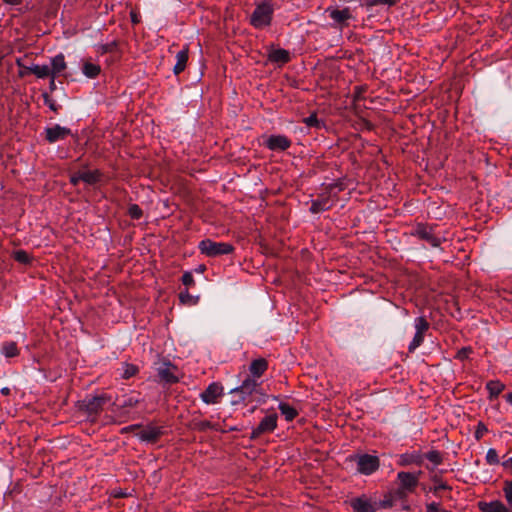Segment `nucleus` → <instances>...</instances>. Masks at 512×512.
I'll list each match as a JSON object with an SVG mask.
<instances>
[{
    "mask_svg": "<svg viewBox=\"0 0 512 512\" xmlns=\"http://www.w3.org/2000/svg\"><path fill=\"white\" fill-rule=\"evenodd\" d=\"M345 189L342 181H336L325 186L324 190L313 200L310 206V212L318 214L330 210L338 201V193Z\"/></svg>",
    "mask_w": 512,
    "mask_h": 512,
    "instance_id": "1",
    "label": "nucleus"
},
{
    "mask_svg": "<svg viewBox=\"0 0 512 512\" xmlns=\"http://www.w3.org/2000/svg\"><path fill=\"white\" fill-rule=\"evenodd\" d=\"M230 393L237 395L239 401L245 405L253 402H265L266 394L262 390L261 383L251 377H247L240 386L232 389Z\"/></svg>",
    "mask_w": 512,
    "mask_h": 512,
    "instance_id": "2",
    "label": "nucleus"
},
{
    "mask_svg": "<svg viewBox=\"0 0 512 512\" xmlns=\"http://www.w3.org/2000/svg\"><path fill=\"white\" fill-rule=\"evenodd\" d=\"M274 5L270 0L256 3L255 9L250 16V25L255 29L269 27L273 20Z\"/></svg>",
    "mask_w": 512,
    "mask_h": 512,
    "instance_id": "3",
    "label": "nucleus"
},
{
    "mask_svg": "<svg viewBox=\"0 0 512 512\" xmlns=\"http://www.w3.org/2000/svg\"><path fill=\"white\" fill-rule=\"evenodd\" d=\"M111 401V396L102 393L100 395L86 398L79 402V410L87 414V418L91 422H96L98 416L103 411L104 406Z\"/></svg>",
    "mask_w": 512,
    "mask_h": 512,
    "instance_id": "4",
    "label": "nucleus"
},
{
    "mask_svg": "<svg viewBox=\"0 0 512 512\" xmlns=\"http://www.w3.org/2000/svg\"><path fill=\"white\" fill-rule=\"evenodd\" d=\"M438 225L417 223L410 232V235L427 242L432 247H440L445 240L436 232Z\"/></svg>",
    "mask_w": 512,
    "mask_h": 512,
    "instance_id": "5",
    "label": "nucleus"
},
{
    "mask_svg": "<svg viewBox=\"0 0 512 512\" xmlns=\"http://www.w3.org/2000/svg\"><path fill=\"white\" fill-rule=\"evenodd\" d=\"M348 460L355 462L357 465V472L366 476L375 473L380 467V459L377 455L367 453L354 454L350 455Z\"/></svg>",
    "mask_w": 512,
    "mask_h": 512,
    "instance_id": "6",
    "label": "nucleus"
},
{
    "mask_svg": "<svg viewBox=\"0 0 512 512\" xmlns=\"http://www.w3.org/2000/svg\"><path fill=\"white\" fill-rule=\"evenodd\" d=\"M198 249L201 254L207 257H217L231 254L235 248L227 242H215L211 239H204L199 242Z\"/></svg>",
    "mask_w": 512,
    "mask_h": 512,
    "instance_id": "7",
    "label": "nucleus"
},
{
    "mask_svg": "<svg viewBox=\"0 0 512 512\" xmlns=\"http://www.w3.org/2000/svg\"><path fill=\"white\" fill-rule=\"evenodd\" d=\"M277 426H278V415L275 412L270 413V414L266 415L259 422L257 427H255L252 430L249 438H250V440L254 441V440L258 439L263 434L274 432L276 430Z\"/></svg>",
    "mask_w": 512,
    "mask_h": 512,
    "instance_id": "8",
    "label": "nucleus"
},
{
    "mask_svg": "<svg viewBox=\"0 0 512 512\" xmlns=\"http://www.w3.org/2000/svg\"><path fill=\"white\" fill-rule=\"evenodd\" d=\"M325 13L333 20V26L339 29L347 27L349 25V20L353 19V15L349 7L339 9L335 6H329L325 9Z\"/></svg>",
    "mask_w": 512,
    "mask_h": 512,
    "instance_id": "9",
    "label": "nucleus"
},
{
    "mask_svg": "<svg viewBox=\"0 0 512 512\" xmlns=\"http://www.w3.org/2000/svg\"><path fill=\"white\" fill-rule=\"evenodd\" d=\"M224 386L220 382H212L200 393V399L207 405L220 403L224 397Z\"/></svg>",
    "mask_w": 512,
    "mask_h": 512,
    "instance_id": "10",
    "label": "nucleus"
},
{
    "mask_svg": "<svg viewBox=\"0 0 512 512\" xmlns=\"http://www.w3.org/2000/svg\"><path fill=\"white\" fill-rule=\"evenodd\" d=\"M416 333L408 346L409 352H414L424 341L425 333L428 331L430 324L423 316L417 317L414 321Z\"/></svg>",
    "mask_w": 512,
    "mask_h": 512,
    "instance_id": "11",
    "label": "nucleus"
},
{
    "mask_svg": "<svg viewBox=\"0 0 512 512\" xmlns=\"http://www.w3.org/2000/svg\"><path fill=\"white\" fill-rule=\"evenodd\" d=\"M421 473V471H419L418 473H411L405 471L398 472V486H400L402 489L406 490L410 494L414 493L419 484V476L421 475Z\"/></svg>",
    "mask_w": 512,
    "mask_h": 512,
    "instance_id": "12",
    "label": "nucleus"
},
{
    "mask_svg": "<svg viewBox=\"0 0 512 512\" xmlns=\"http://www.w3.org/2000/svg\"><path fill=\"white\" fill-rule=\"evenodd\" d=\"M178 368L176 365L172 364L169 361L163 362L158 368H157V374L158 377L162 382H165L167 384H175L179 382V377L177 375Z\"/></svg>",
    "mask_w": 512,
    "mask_h": 512,
    "instance_id": "13",
    "label": "nucleus"
},
{
    "mask_svg": "<svg viewBox=\"0 0 512 512\" xmlns=\"http://www.w3.org/2000/svg\"><path fill=\"white\" fill-rule=\"evenodd\" d=\"M44 135L45 140L52 144L57 141L66 139L68 136L72 135V131L70 128L55 124L51 127H46L44 129Z\"/></svg>",
    "mask_w": 512,
    "mask_h": 512,
    "instance_id": "14",
    "label": "nucleus"
},
{
    "mask_svg": "<svg viewBox=\"0 0 512 512\" xmlns=\"http://www.w3.org/2000/svg\"><path fill=\"white\" fill-rule=\"evenodd\" d=\"M350 506L354 512H376L378 510L377 501L371 500L364 494L351 499Z\"/></svg>",
    "mask_w": 512,
    "mask_h": 512,
    "instance_id": "15",
    "label": "nucleus"
},
{
    "mask_svg": "<svg viewBox=\"0 0 512 512\" xmlns=\"http://www.w3.org/2000/svg\"><path fill=\"white\" fill-rule=\"evenodd\" d=\"M163 434L164 431L162 427L149 424L137 433V437L143 442L153 444L156 443Z\"/></svg>",
    "mask_w": 512,
    "mask_h": 512,
    "instance_id": "16",
    "label": "nucleus"
},
{
    "mask_svg": "<svg viewBox=\"0 0 512 512\" xmlns=\"http://www.w3.org/2000/svg\"><path fill=\"white\" fill-rule=\"evenodd\" d=\"M292 142L285 135H271L265 145L271 151H285L290 148Z\"/></svg>",
    "mask_w": 512,
    "mask_h": 512,
    "instance_id": "17",
    "label": "nucleus"
},
{
    "mask_svg": "<svg viewBox=\"0 0 512 512\" xmlns=\"http://www.w3.org/2000/svg\"><path fill=\"white\" fill-rule=\"evenodd\" d=\"M423 461L424 456L420 451H412L399 455L397 464L401 467H407L410 465L421 466Z\"/></svg>",
    "mask_w": 512,
    "mask_h": 512,
    "instance_id": "18",
    "label": "nucleus"
},
{
    "mask_svg": "<svg viewBox=\"0 0 512 512\" xmlns=\"http://www.w3.org/2000/svg\"><path fill=\"white\" fill-rule=\"evenodd\" d=\"M268 367L269 364L265 358L254 359L249 365V377L257 380V378H260L265 374V372L268 370Z\"/></svg>",
    "mask_w": 512,
    "mask_h": 512,
    "instance_id": "19",
    "label": "nucleus"
},
{
    "mask_svg": "<svg viewBox=\"0 0 512 512\" xmlns=\"http://www.w3.org/2000/svg\"><path fill=\"white\" fill-rule=\"evenodd\" d=\"M142 402L137 396L129 395L125 397L120 405L114 410L119 416L127 414L128 410L137 407Z\"/></svg>",
    "mask_w": 512,
    "mask_h": 512,
    "instance_id": "20",
    "label": "nucleus"
},
{
    "mask_svg": "<svg viewBox=\"0 0 512 512\" xmlns=\"http://www.w3.org/2000/svg\"><path fill=\"white\" fill-rule=\"evenodd\" d=\"M189 59V47L185 45L182 50H180L176 55V64L174 65L173 72L175 75H179L182 73Z\"/></svg>",
    "mask_w": 512,
    "mask_h": 512,
    "instance_id": "21",
    "label": "nucleus"
},
{
    "mask_svg": "<svg viewBox=\"0 0 512 512\" xmlns=\"http://www.w3.org/2000/svg\"><path fill=\"white\" fill-rule=\"evenodd\" d=\"M478 507L482 512H511L501 501L479 502Z\"/></svg>",
    "mask_w": 512,
    "mask_h": 512,
    "instance_id": "22",
    "label": "nucleus"
},
{
    "mask_svg": "<svg viewBox=\"0 0 512 512\" xmlns=\"http://www.w3.org/2000/svg\"><path fill=\"white\" fill-rule=\"evenodd\" d=\"M67 67L65 57L62 53L57 54L51 59V73L53 78H56Z\"/></svg>",
    "mask_w": 512,
    "mask_h": 512,
    "instance_id": "23",
    "label": "nucleus"
},
{
    "mask_svg": "<svg viewBox=\"0 0 512 512\" xmlns=\"http://www.w3.org/2000/svg\"><path fill=\"white\" fill-rule=\"evenodd\" d=\"M269 61L286 64L290 61V53L282 48L274 49L268 54Z\"/></svg>",
    "mask_w": 512,
    "mask_h": 512,
    "instance_id": "24",
    "label": "nucleus"
},
{
    "mask_svg": "<svg viewBox=\"0 0 512 512\" xmlns=\"http://www.w3.org/2000/svg\"><path fill=\"white\" fill-rule=\"evenodd\" d=\"M189 428L198 432H205L208 429L218 430L217 424H213L208 420H200L193 418L189 423Z\"/></svg>",
    "mask_w": 512,
    "mask_h": 512,
    "instance_id": "25",
    "label": "nucleus"
},
{
    "mask_svg": "<svg viewBox=\"0 0 512 512\" xmlns=\"http://www.w3.org/2000/svg\"><path fill=\"white\" fill-rule=\"evenodd\" d=\"M486 389L489 392V399L492 400L503 392L505 385L499 380H490L486 383Z\"/></svg>",
    "mask_w": 512,
    "mask_h": 512,
    "instance_id": "26",
    "label": "nucleus"
},
{
    "mask_svg": "<svg viewBox=\"0 0 512 512\" xmlns=\"http://www.w3.org/2000/svg\"><path fill=\"white\" fill-rule=\"evenodd\" d=\"M82 72L87 78L94 79L100 75L101 67L98 64L85 61L82 66Z\"/></svg>",
    "mask_w": 512,
    "mask_h": 512,
    "instance_id": "27",
    "label": "nucleus"
},
{
    "mask_svg": "<svg viewBox=\"0 0 512 512\" xmlns=\"http://www.w3.org/2000/svg\"><path fill=\"white\" fill-rule=\"evenodd\" d=\"M102 173L99 170L93 171H83L80 172V178H82V182L87 183L89 185H93L100 181Z\"/></svg>",
    "mask_w": 512,
    "mask_h": 512,
    "instance_id": "28",
    "label": "nucleus"
},
{
    "mask_svg": "<svg viewBox=\"0 0 512 512\" xmlns=\"http://www.w3.org/2000/svg\"><path fill=\"white\" fill-rule=\"evenodd\" d=\"M279 410L288 422L293 421L298 416V411L288 403H280Z\"/></svg>",
    "mask_w": 512,
    "mask_h": 512,
    "instance_id": "29",
    "label": "nucleus"
},
{
    "mask_svg": "<svg viewBox=\"0 0 512 512\" xmlns=\"http://www.w3.org/2000/svg\"><path fill=\"white\" fill-rule=\"evenodd\" d=\"M428 461H430L434 466H439L443 463V454L438 450H430L426 454L423 455Z\"/></svg>",
    "mask_w": 512,
    "mask_h": 512,
    "instance_id": "30",
    "label": "nucleus"
},
{
    "mask_svg": "<svg viewBox=\"0 0 512 512\" xmlns=\"http://www.w3.org/2000/svg\"><path fill=\"white\" fill-rule=\"evenodd\" d=\"M31 71L32 74L40 79L52 76L50 67L48 65H33Z\"/></svg>",
    "mask_w": 512,
    "mask_h": 512,
    "instance_id": "31",
    "label": "nucleus"
},
{
    "mask_svg": "<svg viewBox=\"0 0 512 512\" xmlns=\"http://www.w3.org/2000/svg\"><path fill=\"white\" fill-rule=\"evenodd\" d=\"M179 300L184 305L192 306L198 303L199 297L191 295L188 289L186 288L185 290L179 293Z\"/></svg>",
    "mask_w": 512,
    "mask_h": 512,
    "instance_id": "32",
    "label": "nucleus"
},
{
    "mask_svg": "<svg viewBox=\"0 0 512 512\" xmlns=\"http://www.w3.org/2000/svg\"><path fill=\"white\" fill-rule=\"evenodd\" d=\"M118 49H119V42L117 40H114L110 43L98 45L97 52L100 55H104L107 53L116 52V51H118Z\"/></svg>",
    "mask_w": 512,
    "mask_h": 512,
    "instance_id": "33",
    "label": "nucleus"
},
{
    "mask_svg": "<svg viewBox=\"0 0 512 512\" xmlns=\"http://www.w3.org/2000/svg\"><path fill=\"white\" fill-rule=\"evenodd\" d=\"M139 372L138 366L132 363H124L123 364V373L121 377L125 380L130 379L131 377H134Z\"/></svg>",
    "mask_w": 512,
    "mask_h": 512,
    "instance_id": "34",
    "label": "nucleus"
},
{
    "mask_svg": "<svg viewBox=\"0 0 512 512\" xmlns=\"http://www.w3.org/2000/svg\"><path fill=\"white\" fill-rule=\"evenodd\" d=\"M2 351H3V354L9 358L15 357L19 354V349L15 342L4 343L3 347H2Z\"/></svg>",
    "mask_w": 512,
    "mask_h": 512,
    "instance_id": "35",
    "label": "nucleus"
},
{
    "mask_svg": "<svg viewBox=\"0 0 512 512\" xmlns=\"http://www.w3.org/2000/svg\"><path fill=\"white\" fill-rule=\"evenodd\" d=\"M15 261L21 264H29L31 262V256L25 250H17L13 253Z\"/></svg>",
    "mask_w": 512,
    "mask_h": 512,
    "instance_id": "36",
    "label": "nucleus"
},
{
    "mask_svg": "<svg viewBox=\"0 0 512 512\" xmlns=\"http://www.w3.org/2000/svg\"><path fill=\"white\" fill-rule=\"evenodd\" d=\"M394 497V499L396 500V502H406L407 501V498L408 496L410 495L409 492H407L406 490L402 489L400 486H398L396 489L394 490H391L390 491Z\"/></svg>",
    "mask_w": 512,
    "mask_h": 512,
    "instance_id": "37",
    "label": "nucleus"
},
{
    "mask_svg": "<svg viewBox=\"0 0 512 512\" xmlns=\"http://www.w3.org/2000/svg\"><path fill=\"white\" fill-rule=\"evenodd\" d=\"M396 503V500L394 499L392 493L389 491L387 494L384 495V498L377 502L378 509L383 508H390Z\"/></svg>",
    "mask_w": 512,
    "mask_h": 512,
    "instance_id": "38",
    "label": "nucleus"
},
{
    "mask_svg": "<svg viewBox=\"0 0 512 512\" xmlns=\"http://www.w3.org/2000/svg\"><path fill=\"white\" fill-rule=\"evenodd\" d=\"M362 3L368 7L379 5L393 6L398 3V0H362Z\"/></svg>",
    "mask_w": 512,
    "mask_h": 512,
    "instance_id": "39",
    "label": "nucleus"
},
{
    "mask_svg": "<svg viewBox=\"0 0 512 512\" xmlns=\"http://www.w3.org/2000/svg\"><path fill=\"white\" fill-rule=\"evenodd\" d=\"M510 461L512 462V458H510ZM503 492L509 507L512 509V480L505 481Z\"/></svg>",
    "mask_w": 512,
    "mask_h": 512,
    "instance_id": "40",
    "label": "nucleus"
},
{
    "mask_svg": "<svg viewBox=\"0 0 512 512\" xmlns=\"http://www.w3.org/2000/svg\"><path fill=\"white\" fill-rule=\"evenodd\" d=\"M128 215L135 220H139L143 216V211L137 204H132L128 207Z\"/></svg>",
    "mask_w": 512,
    "mask_h": 512,
    "instance_id": "41",
    "label": "nucleus"
},
{
    "mask_svg": "<svg viewBox=\"0 0 512 512\" xmlns=\"http://www.w3.org/2000/svg\"><path fill=\"white\" fill-rule=\"evenodd\" d=\"M486 462L489 465H498L499 464V456L494 448H490L486 453Z\"/></svg>",
    "mask_w": 512,
    "mask_h": 512,
    "instance_id": "42",
    "label": "nucleus"
},
{
    "mask_svg": "<svg viewBox=\"0 0 512 512\" xmlns=\"http://www.w3.org/2000/svg\"><path fill=\"white\" fill-rule=\"evenodd\" d=\"M473 352L471 347H463L455 355V358L464 361L469 358L470 354Z\"/></svg>",
    "mask_w": 512,
    "mask_h": 512,
    "instance_id": "43",
    "label": "nucleus"
},
{
    "mask_svg": "<svg viewBox=\"0 0 512 512\" xmlns=\"http://www.w3.org/2000/svg\"><path fill=\"white\" fill-rule=\"evenodd\" d=\"M488 432L487 426L483 422H479L476 426V430L474 436L477 440L483 438V436Z\"/></svg>",
    "mask_w": 512,
    "mask_h": 512,
    "instance_id": "44",
    "label": "nucleus"
},
{
    "mask_svg": "<svg viewBox=\"0 0 512 512\" xmlns=\"http://www.w3.org/2000/svg\"><path fill=\"white\" fill-rule=\"evenodd\" d=\"M181 281L186 287L193 286L195 284L194 277L189 271L184 272Z\"/></svg>",
    "mask_w": 512,
    "mask_h": 512,
    "instance_id": "45",
    "label": "nucleus"
},
{
    "mask_svg": "<svg viewBox=\"0 0 512 512\" xmlns=\"http://www.w3.org/2000/svg\"><path fill=\"white\" fill-rule=\"evenodd\" d=\"M303 122L309 127H319V120L316 114H311L304 118Z\"/></svg>",
    "mask_w": 512,
    "mask_h": 512,
    "instance_id": "46",
    "label": "nucleus"
},
{
    "mask_svg": "<svg viewBox=\"0 0 512 512\" xmlns=\"http://www.w3.org/2000/svg\"><path fill=\"white\" fill-rule=\"evenodd\" d=\"M433 481L435 483H437V485L433 489L434 493H437L439 490H451V487L449 485H447L446 483L442 482L437 477H434Z\"/></svg>",
    "mask_w": 512,
    "mask_h": 512,
    "instance_id": "47",
    "label": "nucleus"
},
{
    "mask_svg": "<svg viewBox=\"0 0 512 512\" xmlns=\"http://www.w3.org/2000/svg\"><path fill=\"white\" fill-rule=\"evenodd\" d=\"M16 63H17V65H18V67L20 68L19 75H20L21 77H24V76H26V75L32 74V71H31L32 66H26V65H23V64L20 62V60H17V61H16Z\"/></svg>",
    "mask_w": 512,
    "mask_h": 512,
    "instance_id": "48",
    "label": "nucleus"
},
{
    "mask_svg": "<svg viewBox=\"0 0 512 512\" xmlns=\"http://www.w3.org/2000/svg\"><path fill=\"white\" fill-rule=\"evenodd\" d=\"M427 512H450L440 506L439 503L432 502L427 505Z\"/></svg>",
    "mask_w": 512,
    "mask_h": 512,
    "instance_id": "49",
    "label": "nucleus"
},
{
    "mask_svg": "<svg viewBox=\"0 0 512 512\" xmlns=\"http://www.w3.org/2000/svg\"><path fill=\"white\" fill-rule=\"evenodd\" d=\"M142 428V425L141 424H132V425H129V426H126V427H123L121 430H120V433L121 434H127V433H130L136 429H140Z\"/></svg>",
    "mask_w": 512,
    "mask_h": 512,
    "instance_id": "50",
    "label": "nucleus"
},
{
    "mask_svg": "<svg viewBox=\"0 0 512 512\" xmlns=\"http://www.w3.org/2000/svg\"><path fill=\"white\" fill-rule=\"evenodd\" d=\"M80 181H82V178H80V172L75 173L70 177V183L74 186L78 185Z\"/></svg>",
    "mask_w": 512,
    "mask_h": 512,
    "instance_id": "51",
    "label": "nucleus"
},
{
    "mask_svg": "<svg viewBox=\"0 0 512 512\" xmlns=\"http://www.w3.org/2000/svg\"><path fill=\"white\" fill-rule=\"evenodd\" d=\"M364 91V89L362 87H355L354 89V99L355 100H359L362 98V92Z\"/></svg>",
    "mask_w": 512,
    "mask_h": 512,
    "instance_id": "52",
    "label": "nucleus"
},
{
    "mask_svg": "<svg viewBox=\"0 0 512 512\" xmlns=\"http://www.w3.org/2000/svg\"><path fill=\"white\" fill-rule=\"evenodd\" d=\"M130 18H131V22L133 24H138L140 22V19H139V16H138V13L136 11H131L130 12Z\"/></svg>",
    "mask_w": 512,
    "mask_h": 512,
    "instance_id": "53",
    "label": "nucleus"
},
{
    "mask_svg": "<svg viewBox=\"0 0 512 512\" xmlns=\"http://www.w3.org/2000/svg\"><path fill=\"white\" fill-rule=\"evenodd\" d=\"M45 103H46V104H48L49 108H50L51 110H53L54 112H57V111H58L57 105L55 104V102H54V101L49 100L48 98H46Z\"/></svg>",
    "mask_w": 512,
    "mask_h": 512,
    "instance_id": "54",
    "label": "nucleus"
},
{
    "mask_svg": "<svg viewBox=\"0 0 512 512\" xmlns=\"http://www.w3.org/2000/svg\"><path fill=\"white\" fill-rule=\"evenodd\" d=\"M2 1L9 5H19L22 3V0H2Z\"/></svg>",
    "mask_w": 512,
    "mask_h": 512,
    "instance_id": "55",
    "label": "nucleus"
},
{
    "mask_svg": "<svg viewBox=\"0 0 512 512\" xmlns=\"http://www.w3.org/2000/svg\"><path fill=\"white\" fill-rule=\"evenodd\" d=\"M1 394L4 395V396H8L10 395V388L9 387H3L1 390H0Z\"/></svg>",
    "mask_w": 512,
    "mask_h": 512,
    "instance_id": "56",
    "label": "nucleus"
},
{
    "mask_svg": "<svg viewBox=\"0 0 512 512\" xmlns=\"http://www.w3.org/2000/svg\"><path fill=\"white\" fill-rule=\"evenodd\" d=\"M506 401L512 405V392L505 395Z\"/></svg>",
    "mask_w": 512,
    "mask_h": 512,
    "instance_id": "57",
    "label": "nucleus"
},
{
    "mask_svg": "<svg viewBox=\"0 0 512 512\" xmlns=\"http://www.w3.org/2000/svg\"><path fill=\"white\" fill-rule=\"evenodd\" d=\"M50 77H51L50 88L54 89V87H55V78H53V76H50Z\"/></svg>",
    "mask_w": 512,
    "mask_h": 512,
    "instance_id": "58",
    "label": "nucleus"
},
{
    "mask_svg": "<svg viewBox=\"0 0 512 512\" xmlns=\"http://www.w3.org/2000/svg\"><path fill=\"white\" fill-rule=\"evenodd\" d=\"M504 465H505V466H507V465H512V462H511V461H510V459H509L507 462H505V463H504Z\"/></svg>",
    "mask_w": 512,
    "mask_h": 512,
    "instance_id": "59",
    "label": "nucleus"
}]
</instances>
